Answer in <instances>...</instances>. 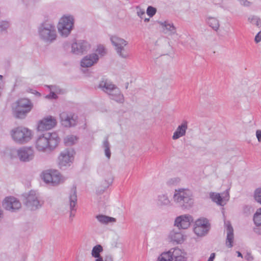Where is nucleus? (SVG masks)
I'll list each match as a JSON object with an SVG mask.
<instances>
[{
	"instance_id": "4468645a",
	"label": "nucleus",
	"mask_w": 261,
	"mask_h": 261,
	"mask_svg": "<svg viewBox=\"0 0 261 261\" xmlns=\"http://www.w3.org/2000/svg\"><path fill=\"white\" fill-rule=\"evenodd\" d=\"M2 206L5 210L15 213L21 208V203L17 198L14 196H8L3 200Z\"/></svg>"
},
{
	"instance_id": "7c9ffc66",
	"label": "nucleus",
	"mask_w": 261,
	"mask_h": 261,
	"mask_svg": "<svg viewBox=\"0 0 261 261\" xmlns=\"http://www.w3.org/2000/svg\"><path fill=\"white\" fill-rule=\"evenodd\" d=\"M78 140V138L76 136L73 135H67L64 139V142L66 146H71L75 144Z\"/></svg>"
},
{
	"instance_id": "9b49d317",
	"label": "nucleus",
	"mask_w": 261,
	"mask_h": 261,
	"mask_svg": "<svg viewBox=\"0 0 261 261\" xmlns=\"http://www.w3.org/2000/svg\"><path fill=\"white\" fill-rule=\"evenodd\" d=\"M24 204L30 210H36L41 207L43 202L40 199L38 194L32 190L26 195Z\"/></svg>"
},
{
	"instance_id": "603ef678",
	"label": "nucleus",
	"mask_w": 261,
	"mask_h": 261,
	"mask_svg": "<svg viewBox=\"0 0 261 261\" xmlns=\"http://www.w3.org/2000/svg\"><path fill=\"white\" fill-rule=\"evenodd\" d=\"M237 253L238 254V257H243V256H242V254H241V253L239 251H237Z\"/></svg>"
},
{
	"instance_id": "a878e982",
	"label": "nucleus",
	"mask_w": 261,
	"mask_h": 261,
	"mask_svg": "<svg viewBox=\"0 0 261 261\" xmlns=\"http://www.w3.org/2000/svg\"><path fill=\"white\" fill-rule=\"evenodd\" d=\"M226 226L227 237L226 240V245L228 248H231L233 246L234 239L233 230L229 222L225 223Z\"/></svg>"
},
{
	"instance_id": "1a4fd4ad",
	"label": "nucleus",
	"mask_w": 261,
	"mask_h": 261,
	"mask_svg": "<svg viewBox=\"0 0 261 261\" xmlns=\"http://www.w3.org/2000/svg\"><path fill=\"white\" fill-rule=\"evenodd\" d=\"M110 40L119 57L127 59L130 57L129 51L127 48L128 42L126 40L116 35L111 36Z\"/></svg>"
},
{
	"instance_id": "72a5a7b5",
	"label": "nucleus",
	"mask_w": 261,
	"mask_h": 261,
	"mask_svg": "<svg viewBox=\"0 0 261 261\" xmlns=\"http://www.w3.org/2000/svg\"><path fill=\"white\" fill-rule=\"evenodd\" d=\"M102 247L100 245L95 246L92 250V255L94 257H99L100 253L102 251Z\"/></svg>"
},
{
	"instance_id": "f704fd0d",
	"label": "nucleus",
	"mask_w": 261,
	"mask_h": 261,
	"mask_svg": "<svg viewBox=\"0 0 261 261\" xmlns=\"http://www.w3.org/2000/svg\"><path fill=\"white\" fill-rule=\"evenodd\" d=\"M157 261H172V258L168 251L162 253L158 258Z\"/></svg>"
},
{
	"instance_id": "f03ea898",
	"label": "nucleus",
	"mask_w": 261,
	"mask_h": 261,
	"mask_svg": "<svg viewBox=\"0 0 261 261\" xmlns=\"http://www.w3.org/2000/svg\"><path fill=\"white\" fill-rule=\"evenodd\" d=\"M33 108V104L28 98L17 100L11 105L12 113L17 119H24Z\"/></svg>"
},
{
	"instance_id": "4be33fe9",
	"label": "nucleus",
	"mask_w": 261,
	"mask_h": 261,
	"mask_svg": "<svg viewBox=\"0 0 261 261\" xmlns=\"http://www.w3.org/2000/svg\"><path fill=\"white\" fill-rule=\"evenodd\" d=\"M159 24L161 27L163 33L168 34L169 35H173L176 33V28L173 23L169 20L161 21L159 22Z\"/></svg>"
},
{
	"instance_id": "2f4dec72",
	"label": "nucleus",
	"mask_w": 261,
	"mask_h": 261,
	"mask_svg": "<svg viewBox=\"0 0 261 261\" xmlns=\"http://www.w3.org/2000/svg\"><path fill=\"white\" fill-rule=\"evenodd\" d=\"M253 220L256 226H261V207L256 210L253 215Z\"/></svg>"
},
{
	"instance_id": "aec40b11",
	"label": "nucleus",
	"mask_w": 261,
	"mask_h": 261,
	"mask_svg": "<svg viewBox=\"0 0 261 261\" xmlns=\"http://www.w3.org/2000/svg\"><path fill=\"white\" fill-rule=\"evenodd\" d=\"M99 57L96 53H92L84 57L81 61L83 67H90L96 64Z\"/></svg>"
},
{
	"instance_id": "b1692460",
	"label": "nucleus",
	"mask_w": 261,
	"mask_h": 261,
	"mask_svg": "<svg viewBox=\"0 0 261 261\" xmlns=\"http://www.w3.org/2000/svg\"><path fill=\"white\" fill-rule=\"evenodd\" d=\"M69 206H70V219L72 220L73 218L75 216V206L76 204V201H77V196H76V190L74 188H73L69 195Z\"/></svg>"
},
{
	"instance_id": "49530a36",
	"label": "nucleus",
	"mask_w": 261,
	"mask_h": 261,
	"mask_svg": "<svg viewBox=\"0 0 261 261\" xmlns=\"http://www.w3.org/2000/svg\"><path fill=\"white\" fill-rule=\"evenodd\" d=\"M255 42L257 43L261 41V31H259L255 36L254 38Z\"/></svg>"
},
{
	"instance_id": "a211bd4d",
	"label": "nucleus",
	"mask_w": 261,
	"mask_h": 261,
	"mask_svg": "<svg viewBox=\"0 0 261 261\" xmlns=\"http://www.w3.org/2000/svg\"><path fill=\"white\" fill-rule=\"evenodd\" d=\"M210 197L212 200L219 205L223 206L226 204L229 199V189L226 190L221 194L220 193L211 192Z\"/></svg>"
},
{
	"instance_id": "f8f14e48",
	"label": "nucleus",
	"mask_w": 261,
	"mask_h": 261,
	"mask_svg": "<svg viewBox=\"0 0 261 261\" xmlns=\"http://www.w3.org/2000/svg\"><path fill=\"white\" fill-rule=\"evenodd\" d=\"M61 125L65 127L74 126L77 123V116L71 112L64 111L59 115Z\"/></svg>"
},
{
	"instance_id": "e433bc0d",
	"label": "nucleus",
	"mask_w": 261,
	"mask_h": 261,
	"mask_svg": "<svg viewBox=\"0 0 261 261\" xmlns=\"http://www.w3.org/2000/svg\"><path fill=\"white\" fill-rule=\"evenodd\" d=\"M95 51L97 53L100 57L105 56L107 53L105 47L103 45L101 44L98 45L97 46Z\"/></svg>"
},
{
	"instance_id": "9d476101",
	"label": "nucleus",
	"mask_w": 261,
	"mask_h": 261,
	"mask_svg": "<svg viewBox=\"0 0 261 261\" xmlns=\"http://www.w3.org/2000/svg\"><path fill=\"white\" fill-rule=\"evenodd\" d=\"M41 178L45 183L53 186L58 185L64 180L61 173L56 170H47L43 171L41 174Z\"/></svg>"
},
{
	"instance_id": "de8ad7c7",
	"label": "nucleus",
	"mask_w": 261,
	"mask_h": 261,
	"mask_svg": "<svg viewBox=\"0 0 261 261\" xmlns=\"http://www.w3.org/2000/svg\"><path fill=\"white\" fill-rule=\"evenodd\" d=\"M256 136L259 142H261V130L258 129L256 131Z\"/></svg>"
},
{
	"instance_id": "412c9836",
	"label": "nucleus",
	"mask_w": 261,
	"mask_h": 261,
	"mask_svg": "<svg viewBox=\"0 0 261 261\" xmlns=\"http://www.w3.org/2000/svg\"><path fill=\"white\" fill-rule=\"evenodd\" d=\"M168 252L172 258V261H186V253L178 247L170 249Z\"/></svg>"
},
{
	"instance_id": "0eeeda50",
	"label": "nucleus",
	"mask_w": 261,
	"mask_h": 261,
	"mask_svg": "<svg viewBox=\"0 0 261 261\" xmlns=\"http://www.w3.org/2000/svg\"><path fill=\"white\" fill-rule=\"evenodd\" d=\"M39 38L46 43H51L57 37L55 26L51 23L44 22L38 28Z\"/></svg>"
},
{
	"instance_id": "7ed1b4c3",
	"label": "nucleus",
	"mask_w": 261,
	"mask_h": 261,
	"mask_svg": "<svg viewBox=\"0 0 261 261\" xmlns=\"http://www.w3.org/2000/svg\"><path fill=\"white\" fill-rule=\"evenodd\" d=\"M9 135L14 142L20 145L28 143L33 137V131L23 126L12 128L10 130Z\"/></svg>"
},
{
	"instance_id": "79ce46f5",
	"label": "nucleus",
	"mask_w": 261,
	"mask_h": 261,
	"mask_svg": "<svg viewBox=\"0 0 261 261\" xmlns=\"http://www.w3.org/2000/svg\"><path fill=\"white\" fill-rule=\"evenodd\" d=\"M136 10H137L136 13H137V15L140 18H142L143 15H145V11L143 9H142L138 7H137L136 8Z\"/></svg>"
},
{
	"instance_id": "39448f33",
	"label": "nucleus",
	"mask_w": 261,
	"mask_h": 261,
	"mask_svg": "<svg viewBox=\"0 0 261 261\" xmlns=\"http://www.w3.org/2000/svg\"><path fill=\"white\" fill-rule=\"evenodd\" d=\"M174 202L182 208L191 207L194 203L192 192L188 189H175L173 196Z\"/></svg>"
},
{
	"instance_id": "c9c22d12",
	"label": "nucleus",
	"mask_w": 261,
	"mask_h": 261,
	"mask_svg": "<svg viewBox=\"0 0 261 261\" xmlns=\"http://www.w3.org/2000/svg\"><path fill=\"white\" fill-rule=\"evenodd\" d=\"M248 21L252 24H255L258 27H261V20L257 16H251L249 17Z\"/></svg>"
},
{
	"instance_id": "c756f323",
	"label": "nucleus",
	"mask_w": 261,
	"mask_h": 261,
	"mask_svg": "<svg viewBox=\"0 0 261 261\" xmlns=\"http://www.w3.org/2000/svg\"><path fill=\"white\" fill-rule=\"evenodd\" d=\"M96 218L99 223L102 224H108L116 222V219L115 218L103 215H97Z\"/></svg>"
},
{
	"instance_id": "a19ab883",
	"label": "nucleus",
	"mask_w": 261,
	"mask_h": 261,
	"mask_svg": "<svg viewBox=\"0 0 261 261\" xmlns=\"http://www.w3.org/2000/svg\"><path fill=\"white\" fill-rule=\"evenodd\" d=\"M9 26V22L7 21H0V30L3 31L7 29Z\"/></svg>"
},
{
	"instance_id": "5fc2aeb1",
	"label": "nucleus",
	"mask_w": 261,
	"mask_h": 261,
	"mask_svg": "<svg viewBox=\"0 0 261 261\" xmlns=\"http://www.w3.org/2000/svg\"><path fill=\"white\" fill-rule=\"evenodd\" d=\"M3 76L0 75V81L2 80Z\"/></svg>"
},
{
	"instance_id": "37998d69",
	"label": "nucleus",
	"mask_w": 261,
	"mask_h": 261,
	"mask_svg": "<svg viewBox=\"0 0 261 261\" xmlns=\"http://www.w3.org/2000/svg\"><path fill=\"white\" fill-rule=\"evenodd\" d=\"M113 181V178L111 176L109 177L107 179L105 180V182L103 185L105 187L108 188L112 185Z\"/></svg>"
},
{
	"instance_id": "6e6552de",
	"label": "nucleus",
	"mask_w": 261,
	"mask_h": 261,
	"mask_svg": "<svg viewBox=\"0 0 261 261\" xmlns=\"http://www.w3.org/2000/svg\"><path fill=\"white\" fill-rule=\"evenodd\" d=\"M74 23V18L70 14L63 15L58 22L57 29L60 35L63 37H67L71 33Z\"/></svg>"
},
{
	"instance_id": "3c124183",
	"label": "nucleus",
	"mask_w": 261,
	"mask_h": 261,
	"mask_svg": "<svg viewBox=\"0 0 261 261\" xmlns=\"http://www.w3.org/2000/svg\"><path fill=\"white\" fill-rule=\"evenodd\" d=\"M95 261H103L102 258L101 256L96 257Z\"/></svg>"
},
{
	"instance_id": "393cba45",
	"label": "nucleus",
	"mask_w": 261,
	"mask_h": 261,
	"mask_svg": "<svg viewBox=\"0 0 261 261\" xmlns=\"http://www.w3.org/2000/svg\"><path fill=\"white\" fill-rule=\"evenodd\" d=\"M168 238L171 242L176 244H181L185 240L182 233L180 231L175 229H173L170 232Z\"/></svg>"
},
{
	"instance_id": "423d86ee",
	"label": "nucleus",
	"mask_w": 261,
	"mask_h": 261,
	"mask_svg": "<svg viewBox=\"0 0 261 261\" xmlns=\"http://www.w3.org/2000/svg\"><path fill=\"white\" fill-rule=\"evenodd\" d=\"M98 87L103 91L107 93L111 99L120 103L124 102V96L121 91L110 81L102 80L99 83Z\"/></svg>"
},
{
	"instance_id": "a18cd8bd",
	"label": "nucleus",
	"mask_w": 261,
	"mask_h": 261,
	"mask_svg": "<svg viewBox=\"0 0 261 261\" xmlns=\"http://www.w3.org/2000/svg\"><path fill=\"white\" fill-rule=\"evenodd\" d=\"M25 79L24 77H18L16 80V85L19 86L21 85V83L24 84Z\"/></svg>"
},
{
	"instance_id": "473e14b6",
	"label": "nucleus",
	"mask_w": 261,
	"mask_h": 261,
	"mask_svg": "<svg viewBox=\"0 0 261 261\" xmlns=\"http://www.w3.org/2000/svg\"><path fill=\"white\" fill-rule=\"evenodd\" d=\"M102 147L103 148L106 156L108 159H110L111 155V152L110 150V145L108 142V139H106L103 141L102 143Z\"/></svg>"
},
{
	"instance_id": "6e6d98bb",
	"label": "nucleus",
	"mask_w": 261,
	"mask_h": 261,
	"mask_svg": "<svg viewBox=\"0 0 261 261\" xmlns=\"http://www.w3.org/2000/svg\"><path fill=\"white\" fill-rule=\"evenodd\" d=\"M21 1H22V2H24V0H21Z\"/></svg>"
},
{
	"instance_id": "c03bdc74",
	"label": "nucleus",
	"mask_w": 261,
	"mask_h": 261,
	"mask_svg": "<svg viewBox=\"0 0 261 261\" xmlns=\"http://www.w3.org/2000/svg\"><path fill=\"white\" fill-rule=\"evenodd\" d=\"M241 5L244 7H249L251 5V3L247 0H238Z\"/></svg>"
},
{
	"instance_id": "2eb2a0df",
	"label": "nucleus",
	"mask_w": 261,
	"mask_h": 261,
	"mask_svg": "<svg viewBox=\"0 0 261 261\" xmlns=\"http://www.w3.org/2000/svg\"><path fill=\"white\" fill-rule=\"evenodd\" d=\"M210 229V224L207 219L201 218L198 219L195 223L194 233L198 237L206 235Z\"/></svg>"
},
{
	"instance_id": "8fccbe9b",
	"label": "nucleus",
	"mask_w": 261,
	"mask_h": 261,
	"mask_svg": "<svg viewBox=\"0 0 261 261\" xmlns=\"http://www.w3.org/2000/svg\"><path fill=\"white\" fill-rule=\"evenodd\" d=\"M216 254L215 253H211L210 257L208 258L207 261H213L215 257Z\"/></svg>"
},
{
	"instance_id": "6ab92c4d",
	"label": "nucleus",
	"mask_w": 261,
	"mask_h": 261,
	"mask_svg": "<svg viewBox=\"0 0 261 261\" xmlns=\"http://www.w3.org/2000/svg\"><path fill=\"white\" fill-rule=\"evenodd\" d=\"M193 221L192 217L189 214H185L177 217L175 220L174 225L178 229H187L190 226Z\"/></svg>"
},
{
	"instance_id": "58836bf2",
	"label": "nucleus",
	"mask_w": 261,
	"mask_h": 261,
	"mask_svg": "<svg viewBox=\"0 0 261 261\" xmlns=\"http://www.w3.org/2000/svg\"><path fill=\"white\" fill-rule=\"evenodd\" d=\"M254 197L255 200L261 204V188H257L255 190Z\"/></svg>"
},
{
	"instance_id": "f3484780",
	"label": "nucleus",
	"mask_w": 261,
	"mask_h": 261,
	"mask_svg": "<svg viewBox=\"0 0 261 261\" xmlns=\"http://www.w3.org/2000/svg\"><path fill=\"white\" fill-rule=\"evenodd\" d=\"M91 48V45L89 42L80 40L71 44V52L77 55H81L89 51Z\"/></svg>"
},
{
	"instance_id": "5701e85b",
	"label": "nucleus",
	"mask_w": 261,
	"mask_h": 261,
	"mask_svg": "<svg viewBox=\"0 0 261 261\" xmlns=\"http://www.w3.org/2000/svg\"><path fill=\"white\" fill-rule=\"evenodd\" d=\"M188 122L187 120H183L180 124L176 128L173 133L172 138L173 140H177L186 135V132L188 129Z\"/></svg>"
},
{
	"instance_id": "4c0bfd02",
	"label": "nucleus",
	"mask_w": 261,
	"mask_h": 261,
	"mask_svg": "<svg viewBox=\"0 0 261 261\" xmlns=\"http://www.w3.org/2000/svg\"><path fill=\"white\" fill-rule=\"evenodd\" d=\"M180 178L178 177H174L168 179L167 181V185L169 186H174L178 184L180 182Z\"/></svg>"
},
{
	"instance_id": "dca6fc26",
	"label": "nucleus",
	"mask_w": 261,
	"mask_h": 261,
	"mask_svg": "<svg viewBox=\"0 0 261 261\" xmlns=\"http://www.w3.org/2000/svg\"><path fill=\"white\" fill-rule=\"evenodd\" d=\"M57 124L56 118L53 116L48 115L38 121L37 130L40 132L48 130L55 127Z\"/></svg>"
},
{
	"instance_id": "ea45409f",
	"label": "nucleus",
	"mask_w": 261,
	"mask_h": 261,
	"mask_svg": "<svg viewBox=\"0 0 261 261\" xmlns=\"http://www.w3.org/2000/svg\"><path fill=\"white\" fill-rule=\"evenodd\" d=\"M156 12V9L152 6H148L146 10L147 14L150 17H153Z\"/></svg>"
},
{
	"instance_id": "cd10ccee",
	"label": "nucleus",
	"mask_w": 261,
	"mask_h": 261,
	"mask_svg": "<svg viewBox=\"0 0 261 261\" xmlns=\"http://www.w3.org/2000/svg\"><path fill=\"white\" fill-rule=\"evenodd\" d=\"M48 88L50 90V93L45 96V98L47 99H56L57 98V94L63 93V90H61L57 86H49Z\"/></svg>"
},
{
	"instance_id": "20e7f679",
	"label": "nucleus",
	"mask_w": 261,
	"mask_h": 261,
	"mask_svg": "<svg viewBox=\"0 0 261 261\" xmlns=\"http://www.w3.org/2000/svg\"><path fill=\"white\" fill-rule=\"evenodd\" d=\"M8 156L11 159H18L21 162L29 163L34 160L35 152L32 146H24L9 150Z\"/></svg>"
},
{
	"instance_id": "09e8293b",
	"label": "nucleus",
	"mask_w": 261,
	"mask_h": 261,
	"mask_svg": "<svg viewBox=\"0 0 261 261\" xmlns=\"http://www.w3.org/2000/svg\"><path fill=\"white\" fill-rule=\"evenodd\" d=\"M30 92L35 94V95L37 96H40L41 95V94L37 92V91L36 90H30V91H29Z\"/></svg>"
},
{
	"instance_id": "bb28decb",
	"label": "nucleus",
	"mask_w": 261,
	"mask_h": 261,
	"mask_svg": "<svg viewBox=\"0 0 261 261\" xmlns=\"http://www.w3.org/2000/svg\"><path fill=\"white\" fill-rule=\"evenodd\" d=\"M156 203L160 207L169 206L171 205V201L168 194L162 193L158 196Z\"/></svg>"
},
{
	"instance_id": "f257e3e1",
	"label": "nucleus",
	"mask_w": 261,
	"mask_h": 261,
	"mask_svg": "<svg viewBox=\"0 0 261 261\" xmlns=\"http://www.w3.org/2000/svg\"><path fill=\"white\" fill-rule=\"evenodd\" d=\"M60 141L56 133L48 132L38 136L35 141L34 146L38 152H51L58 146Z\"/></svg>"
},
{
	"instance_id": "c85d7f7f",
	"label": "nucleus",
	"mask_w": 261,
	"mask_h": 261,
	"mask_svg": "<svg viewBox=\"0 0 261 261\" xmlns=\"http://www.w3.org/2000/svg\"><path fill=\"white\" fill-rule=\"evenodd\" d=\"M205 21L208 26L212 28L214 30L217 31L219 29L220 24L217 18L207 16L206 17Z\"/></svg>"
},
{
	"instance_id": "864d4df0",
	"label": "nucleus",
	"mask_w": 261,
	"mask_h": 261,
	"mask_svg": "<svg viewBox=\"0 0 261 261\" xmlns=\"http://www.w3.org/2000/svg\"><path fill=\"white\" fill-rule=\"evenodd\" d=\"M149 20V18H145V21H148Z\"/></svg>"
},
{
	"instance_id": "ddd939ff",
	"label": "nucleus",
	"mask_w": 261,
	"mask_h": 261,
	"mask_svg": "<svg viewBox=\"0 0 261 261\" xmlns=\"http://www.w3.org/2000/svg\"><path fill=\"white\" fill-rule=\"evenodd\" d=\"M74 151L67 149L62 151L58 157V164L61 168L70 166L74 160Z\"/></svg>"
}]
</instances>
